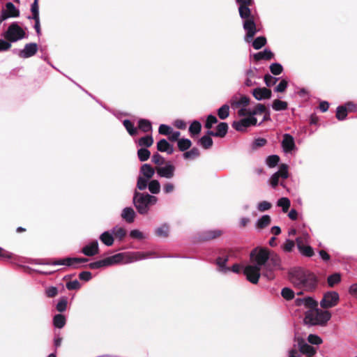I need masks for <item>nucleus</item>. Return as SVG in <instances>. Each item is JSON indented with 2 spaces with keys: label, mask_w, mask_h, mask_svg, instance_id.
Segmentation results:
<instances>
[{
  "label": "nucleus",
  "mask_w": 357,
  "mask_h": 357,
  "mask_svg": "<svg viewBox=\"0 0 357 357\" xmlns=\"http://www.w3.org/2000/svg\"><path fill=\"white\" fill-rule=\"evenodd\" d=\"M341 281V275L340 273H335L329 275L327 278V282L330 287H334Z\"/></svg>",
  "instance_id": "37998d69"
},
{
  "label": "nucleus",
  "mask_w": 357,
  "mask_h": 357,
  "mask_svg": "<svg viewBox=\"0 0 357 357\" xmlns=\"http://www.w3.org/2000/svg\"><path fill=\"white\" fill-rule=\"evenodd\" d=\"M157 149L160 152H167L169 155L172 154L174 151L173 146L165 139H162L157 143Z\"/></svg>",
  "instance_id": "b1692460"
},
{
  "label": "nucleus",
  "mask_w": 357,
  "mask_h": 357,
  "mask_svg": "<svg viewBox=\"0 0 357 357\" xmlns=\"http://www.w3.org/2000/svg\"><path fill=\"white\" fill-rule=\"evenodd\" d=\"M26 36V33L17 23L13 22L8 26L7 31L4 33V38L10 42H16Z\"/></svg>",
  "instance_id": "0eeeda50"
},
{
  "label": "nucleus",
  "mask_w": 357,
  "mask_h": 357,
  "mask_svg": "<svg viewBox=\"0 0 357 357\" xmlns=\"http://www.w3.org/2000/svg\"><path fill=\"white\" fill-rule=\"evenodd\" d=\"M66 317L61 314H56L53 319V324L56 328H62L66 324Z\"/></svg>",
  "instance_id": "4c0bfd02"
},
{
  "label": "nucleus",
  "mask_w": 357,
  "mask_h": 357,
  "mask_svg": "<svg viewBox=\"0 0 357 357\" xmlns=\"http://www.w3.org/2000/svg\"><path fill=\"white\" fill-rule=\"evenodd\" d=\"M169 227L167 225L164 224L155 229V234L158 237L167 238L169 236Z\"/></svg>",
  "instance_id": "ea45409f"
},
{
  "label": "nucleus",
  "mask_w": 357,
  "mask_h": 357,
  "mask_svg": "<svg viewBox=\"0 0 357 357\" xmlns=\"http://www.w3.org/2000/svg\"><path fill=\"white\" fill-rule=\"evenodd\" d=\"M218 117L222 119L225 120L229 116V107L228 105H223L222 107H220L217 112Z\"/></svg>",
  "instance_id": "a19ab883"
},
{
  "label": "nucleus",
  "mask_w": 357,
  "mask_h": 357,
  "mask_svg": "<svg viewBox=\"0 0 357 357\" xmlns=\"http://www.w3.org/2000/svg\"><path fill=\"white\" fill-rule=\"evenodd\" d=\"M192 146V142L187 138H181L178 140L177 146L180 151L185 152L187 151Z\"/></svg>",
  "instance_id": "2f4dec72"
},
{
  "label": "nucleus",
  "mask_w": 357,
  "mask_h": 357,
  "mask_svg": "<svg viewBox=\"0 0 357 357\" xmlns=\"http://www.w3.org/2000/svg\"><path fill=\"white\" fill-rule=\"evenodd\" d=\"M67 299L66 298H62L59 300L56 305V310L59 312H63L66 310L67 307Z\"/></svg>",
  "instance_id": "69168bd1"
},
{
  "label": "nucleus",
  "mask_w": 357,
  "mask_h": 357,
  "mask_svg": "<svg viewBox=\"0 0 357 357\" xmlns=\"http://www.w3.org/2000/svg\"><path fill=\"white\" fill-rule=\"evenodd\" d=\"M66 286L68 290H77L81 287L80 283L77 280L67 282Z\"/></svg>",
  "instance_id": "774afa93"
},
{
  "label": "nucleus",
  "mask_w": 357,
  "mask_h": 357,
  "mask_svg": "<svg viewBox=\"0 0 357 357\" xmlns=\"http://www.w3.org/2000/svg\"><path fill=\"white\" fill-rule=\"evenodd\" d=\"M294 342L297 343L299 351L303 354L312 356L316 354L317 350L312 346L307 344L305 340L301 336H295Z\"/></svg>",
  "instance_id": "9b49d317"
},
{
  "label": "nucleus",
  "mask_w": 357,
  "mask_h": 357,
  "mask_svg": "<svg viewBox=\"0 0 357 357\" xmlns=\"http://www.w3.org/2000/svg\"><path fill=\"white\" fill-rule=\"evenodd\" d=\"M289 280L293 285L306 291H312L317 287L318 280L316 275L302 268H294L289 272Z\"/></svg>",
  "instance_id": "f03ea898"
},
{
  "label": "nucleus",
  "mask_w": 357,
  "mask_h": 357,
  "mask_svg": "<svg viewBox=\"0 0 357 357\" xmlns=\"http://www.w3.org/2000/svg\"><path fill=\"white\" fill-rule=\"evenodd\" d=\"M266 38L264 36H259L252 41V47L255 50H259L266 44Z\"/></svg>",
  "instance_id": "c03bdc74"
},
{
  "label": "nucleus",
  "mask_w": 357,
  "mask_h": 357,
  "mask_svg": "<svg viewBox=\"0 0 357 357\" xmlns=\"http://www.w3.org/2000/svg\"><path fill=\"white\" fill-rule=\"evenodd\" d=\"M151 155V152L146 148H141L137 151V156L141 162L146 161Z\"/></svg>",
  "instance_id": "49530a36"
},
{
  "label": "nucleus",
  "mask_w": 357,
  "mask_h": 357,
  "mask_svg": "<svg viewBox=\"0 0 357 357\" xmlns=\"http://www.w3.org/2000/svg\"><path fill=\"white\" fill-rule=\"evenodd\" d=\"M238 5V13L240 17L244 20L243 26L246 33L245 40L247 43L252 41L254 36L258 31L255 16L252 14L250 6L254 3V0H236Z\"/></svg>",
  "instance_id": "f257e3e1"
},
{
  "label": "nucleus",
  "mask_w": 357,
  "mask_h": 357,
  "mask_svg": "<svg viewBox=\"0 0 357 357\" xmlns=\"http://www.w3.org/2000/svg\"><path fill=\"white\" fill-rule=\"evenodd\" d=\"M158 132L160 135H169L172 132V128L169 126L161 124L159 126Z\"/></svg>",
  "instance_id": "338daca9"
},
{
  "label": "nucleus",
  "mask_w": 357,
  "mask_h": 357,
  "mask_svg": "<svg viewBox=\"0 0 357 357\" xmlns=\"http://www.w3.org/2000/svg\"><path fill=\"white\" fill-rule=\"evenodd\" d=\"M252 95L257 100H261L271 98L272 92L266 87L256 88L252 91Z\"/></svg>",
  "instance_id": "6ab92c4d"
},
{
  "label": "nucleus",
  "mask_w": 357,
  "mask_h": 357,
  "mask_svg": "<svg viewBox=\"0 0 357 357\" xmlns=\"http://www.w3.org/2000/svg\"><path fill=\"white\" fill-rule=\"evenodd\" d=\"M228 256H227L226 257H219L216 259V264L218 266L220 271L224 273H227L230 271V268L226 266V264L228 261Z\"/></svg>",
  "instance_id": "c85d7f7f"
},
{
  "label": "nucleus",
  "mask_w": 357,
  "mask_h": 357,
  "mask_svg": "<svg viewBox=\"0 0 357 357\" xmlns=\"http://www.w3.org/2000/svg\"><path fill=\"white\" fill-rule=\"evenodd\" d=\"M121 217L128 223L134 222L135 213L134 210L130 207L125 208L121 213Z\"/></svg>",
  "instance_id": "cd10ccee"
},
{
  "label": "nucleus",
  "mask_w": 357,
  "mask_h": 357,
  "mask_svg": "<svg viewBox=\"0 0 357 357\" xmlns=\"http://www.w3.org/2000/svg\"><path fill=\"white\" fill-rule=\"evenodd\" d=\"M201 155L200 151L197 147H193L190 151L183 153V157L185 160H195Z\"/></svg>",
  "instance_id": "c756f323"
},
{
  "label": "nucleus",
  "mask_w": 357,
  "mask_h": 357,
  "mask_svg": "<svg viewBox=\"0 0 357 357\" xmlns=\"http://www.w3.org/2000/svg\"><path fill=\"white\" fill-rule=\"evenodd\" d=\"M218 123V119L216 116L210 114L207 116L204 127L208 129L211 130L213 128V126Z\"/></svg>",
  "instance_id": "6e6d98bb"
},
{
  "label": "nucleus",
  "mask_w": 357,
  "mask_h": 357,
  "mask_svg": "<svg viewBox=\"0 0 357 357\" xmlns=\"http://www.w3.org/2000/svg\"><path fill=\"white\" fill-rule=\"evenodd\" d=\"M100 240L107 246H111L114 243V237L109 231H105L100 236Z\"/></svg>",
  "instance_id": "72a5a7b5"
},
{
  "label": "nucleus",
  "mask_w": 357,
  "mask_h": 357,
  "mask_svg": "<svg viewBox=\"0 0 357 357\" xmlns=\"http://www.w3.org/2000/svg\"><path fill=\"white\" fill-rule=\"evenodd\" d=\"M6 9L1 10L0 24L9 17H17L20 16V10L11 2L6 3Z\"/></svg>",
  "instance_id": "ddd939ff"
},
{
  "label": "nucleus",
  "mask_w": 357,
  "mask_h": 357,
  "mask_svg": "<svg viewBox=\"0 0 357 357\" xmlns=\"http://www.w3.org/2000/svg\"><path fill=\"white\" fill-rule=\"evenodd\" d=\"M202 130V124L198 121H193L190 125L188 132L191 137L194 138L197 137Z\"/></svg>",
  "instance_id": "a878e982"
},
{
  "label": "nucleus",
  "mask_w": 357,
  "mask_h": 357,
  "mask_svg": "<svg viewBox=\"0 0 357 357\" xmlns=\"http://www.w3.org/2000/svg\"><path fill=\"white\" fill-rule=\"evenodd\" d=\"M274 57V54L268 49L264 50L263 52H259L253 55V59L255 61L260 60L270 61Z\"/></svg>",
  "instance_id": "393cba45"
},
{
  "label": "nucleus",
  "mask_w": 357,
  "mask_h": 357,
  "mask_svg": "<svg viewBox=\"0 0 357 357\" xmlns=\"http://www.w3.org/2000/svg\"><path fill=\"white\" fill-rule=\"evenodd\" d=\"M149 190L153 194H158L160 190V185L158 180H152L149 183Z\"/></svg>",
  "instance_id": "3c124183"
},
{
  "label": "nucleus",
  "mask_w": 357,
  "mask_h": 357,
  "mask_svg": "<svg viewBox=\"0 0 357 357\" xmlns=\"http://www.w3.org/2000/svg\"><path fill=\"white\" fill-rule=\"evenodd\" d=\"M31 11L32 13V16H29L28 17L29 19L39 17L38 0H34L33 3L31 5Z\"/></svg>",
  "instance_id": "bf43d9fd"
},
{
  "label": "nucleus",
  "mask_w": 357,
  "mask_h": 357,
  "mask_svg": "<svg viewBox=\"0 0 357 357\" xmlns=\"http://www.w3.org/2000/svg\"><path fill=\"white\" fill-rule=\"evenodd\" d=\"M271 222V218L268 215H264L257 222L256 227L259 229L267 227Z\"/></svg>",
  "instance_id": "473e14b6"
},
{
  "label": "nucleus",
  "mask_w": 357,
  "mask_h": 357,
  "mask_svg": "<svg viewBox=\"0 0 357 357\" xmlns=\"http://www.w3.org/2000/svg\"><path fill=\"white\" fill-rule=\"evenodd\" d=\"M222 231L220 229L206 230L198 234V240L199 241H209L220 237Z\"/></svg>",
  "instance_id": "4468645a"
},
{
  "label": "nucleus",
  "mask_w": 357,
  "mask_h": 357,
  "mask_svg": "<svg viewBox=\"0 0 357 357\" xmlns=\"http://www.w3.org/2000/svg\"><path fill=\"white\" fill-rule=\"evenodd\" d=\"M280 177L282 178H287L289 176L288 166L286 164H282L279 170L275 172Z\"/></svg>",
  "instance_id": "052dcab7"
},
{
  "label": "nucleus",
  "mask_w": 357,
  "mask_h": 357,
  "mask_svg": "<svg viewBox=\"0 0 357 357\" xmlns=\"http://www.w3.org/2000/svg\"><path fill=\"white\" fill-rule=\"evenodd\" d=\"M269 253L268 248L257 247L251 251L250 258L252 262L256 264L255 266H259L261 268V266H266L269 259Z\"/></svg>",
  "instance_id": "423d86ee"
},
{
  "label": "nucleus",
  "mask_w": 357,
  "mask_h": 357,
  "mask_svg": "<svg viewBox=\"0 0 357 357\" xmlns=\"http://www.w3.org/2000/svg\"><path fill=\"white\" fill-rule=\"evenodd\" d=\"M331 314L327 310H321L316 309V310H309L306 312L305 321L311 325H320L324 326L331 319Z\"/></svg>",
  "instance_id": "7ed1b4c3"
},
{
  "label": "nucleus",
  "mask_w": 357,
  "mask_h": 357,
  "mask_svg": "<svg viewBox=\"0 0 357 357\" xmlns=\"http://www.w3.org/2000/svg\"><path fill=\"white\" fill-rule=\"evenodd\" d=\"M155 171L160 177L172 178L174 176L175 167L169 163L165 167H156Z\"/></svg>",
  "instance_id": "2eb2a0df"
},
{
  "label": "nucleus",
  "mask_w": 357,
  "mask_h": 357,
  "mask_svg": "<svg viewBox=\"0 0 357 357\" xmlns=\"http://www.w3.org/2000/svg\"><path fill=\"white\" fill-rule=\"evenodd\" d=\"M278 78L274 77L269 74H266L264 75V82L267 86L270 87L276 84L278 81Z\"/></svg>",
  "instance_id": "680f3d73"
},
{
  "label": "nucleus",
  "mask_w": 357,
  "mask_h": 357,
  "mask_svg": "<svg viewBox=\"0 0 357 357\" xmlns=\"http://www.w3.org/2000/svg\"><path fill=\"white\" fill-rule=\"evenodd\" d=\"M278 206L282 207V211L287 213L291 205L290 200L287 197H282L278 199Z\"/></svg>",
  "instance_id": "a18cd8bd"
},
{
  "label": "nucleus",
  "mask_w": 357,
  "mask_h": 357,
  "mask_svg": "<svg viewBox=\"0 0 357 357\" xmlns=\"http://www.w3.org/2000/svg\"><path fill=\"white\" fill-rule=\"evenodd\" d=\"M88 258L84 257H66L58 259L59 265H63L67 266H72L74 262H87Z\"/></svg>",
  "instance_id": "4be33fe9"
},
{
  "label": "nucleus",
  "mask_w": 357,
  "mask_h": 357,
  "mask_svg": "<svg viewBox=\"0 0 357 357\" xmlns=\"http://www.w3.org/2000/svg\"><path fill=\"white\" fill-rule=\"evenodd\" d=\"M153 144V138L151 135L142 137L138 140V145L142 147H150Z\"/></svg>",
  "instance_id": "58836bf2"
},
{
  "label": "nucleus",
  "mask_w": 357,
  "mask_h": 357,
  "mask_svg": "<svg viewBox=\"0 0 357 357\" xmlns=\"http://www.w3.org/2000/svg\"><path fill=\"white\" fill-rule=\"evenodd\" d=\"M307 341L312 344H315V345H319L322 343V339L317 335H314V334H310L308 335L307 337Z\"/></svg>",
  "instance_id": "e2e57ef3"
},
{
  "label": "nucleus",
  "mask_w": 357,
  "mask_h": 357,
  "mask_svg": "<svg viewBox=\"0 0 357 357\" xmlns=\"http://www.w3.org/2000/svg\"><path fill=\"white\" fill-rule=\"evenodd\" d=\"M297 305L303 304L305 307L309 308L310 310H316L317 309L318 303L312 297H306L305 298H298L296 301Z\"/></svg>",
  "instance_id": "aec40b11"
},
{
  "label": "nucleus",
  "mask_w": 357,
  "mask_h": 357,
  "mask_svg": "<svg viewBox=\"0 0 357 357\" xmlns=\"http://www.w3.org/2000/svg\"><path fill=\"white\" fill-rule=\"evenodd\" d=\"M282 147L285 153H290L295 147L294 137L289 134H284L282 141Z\"/></svg>",
  "instance_id": "a211bd4d"
},
{
  "label": "nucleus",
  "mask_w": 357,
  "mask_h": 357,
  "mask_svg": "<svg viewBox=\"0 0 357 357\" xmlns=\"http://www.w3.org/2000/svg\"><path fill=\"white\" fill-rule=\"evenodd\" d=\"M282 296L287 301H291L294 298V291L288 287H284L281 291Z\"/></svg>",
  "instance_id": "603ef678"
},
{
  "label": "nucleus",
  "mask_w": 357,
  "mask_h": 357,
  "mask_svg": "<svg viewBox=\"0 0 357 357\" xmlns=\"http://www.w3.org/2000/svg\"><path fill=\"white\" fill-rule=\"evenodd\" d=\"M231 106L233 108H238L241 106L246 107L250 103V98L246 96H241L239 98L234 96L230 101Z\"/></svg>",
  "instance_id": "412c9836"
},
{
  "label": "nucleus",
  "mask_w": 357,
  "mask_h": 357,
  "mask_svg": "<svg viewBox=\"0 0 357 357\" xmlns=\"http://www.w3.org/2000/svg\"><path fill=\"white\" fill-rule=\"evenodd\" d=\"M257 123V119L254 116L242 119L238 121H234L232 127L237 131L244 132L246 128L251 126H255Z\"/></svg>",
  "instance_id": "f8f14e48"
},
{
  "label": "nucleus",
  "mask_w": 357,
  "mask_h": 357,
  "mask_svg": "<svg viewBox=\"0 0 357 357\" xmlns=\"http://www.w3.org/2000/svg\"><path fill=\"white\" fill-rule=\"evenodd\" d=\"M272 107L275 111H282L287 109L288 104L285 101L276 99L273 102Z\"/></svg>",
  "instance_id": "79ce46f5"
},
{
  "label": "nucleus",
  "mask_w": 357,
  "mask_h": 357,
  "mask_svg": "<svg viewBox=\"0 0 357 357\" xmlns=\"http://www.w3.org/2000/svg\"><path fill=\"white\" fill-rule=\"evenodd\" d=\"M141 173L147 179L153 177L155 173V169L149 164H144L140 168Z\"/></svg>",
  "instance_id": "7c9ffc66"
},
{
  "label": "nucleus",
  "mask_w": 357,
  "mask_h": 357,
  "mask_svg": "<svg viewBox=\"0 0 357 357\" xmlns=\"http://www.w3.org/2000/svg\"><path fill=\"white\" fill-rule=\"evenodd\" d=\"M347 114H348V113L347 112V109H346L345 107L340 105L337 107L335 116L339 121L344 120L346 119Z\"/></svg>",
  "instance_id": "5fc2aeb1"
},
{
  "label": "nucleus",
  "mask_w": 357,
  "mask_h": 357,
  "mask_svg": "<svg viewBox=\"0 0 357 357\" xmlns=\"http://www.w3.org/2000/svg\"><path fill=\"white\" fill-rule=\"evenodd\" d=\"M99 246L97 241H93L82 248V252L88 257H93L99 253Z\"/></svg>",
  "instance_id": "f3484780"
},
{
  "label": "nucleus",
  "mask_w": 357,
  "mask_h": 357,
  "mask_svg": "<svg viewBox=\"0 0 357 357\" xmlns=\"http://www.w3.org/2000/svg\"><path fill=\"white\" fill-rule=\"evenodd\" d=\"M38 51V45L35 43L26 44L24 49L19 52V56L21 58H29L34 56Z\"/></svg>",
  "instance_id": "dca6fc26"
},
{
  "label": "nucleus",
  "mask_w": 357,
  "mask_h": 357,
  "mask_svg": "<svg viewBox=\"0 0 357 357\" xmlns=\"http://www.w3.org/2000/svg\"><path fill=\"white\" fill-rule=\"evenodd\" d=\"M339 300L338 293L336 291H328L324 294L320 305L324 309L331 308L337 305Z\"/></svg>",
  "instance_id": "6e6552de"
},
{
  "label": "nucleus",
  "mask_w": 357,
  "mask_h": 357,
  "mask_svg": "<svg viewBox=\"0 0 357 357\" xmlns=\"http://www.w3.org/2000/svg\"><path fill=\"white\" fill-rule=\"evenodd\" d=\"M229 126L225 122H220L218 124L215 128V137L223 138L226 136L228 132Z\"/></svg>",
  "instance_id": "bb28decb"
},
{
  "label": "nucleus",
  "mask_w": 357,
  "mask_h": 357,
  "mask_svg": "<svg viewBox=\"0 0 357 357\" xmlns=\"http://www.w3.org/2000/svg\"><path fill=\"white\" fill-rule=\"evenodd\" d=\"M308 238H309V236L307 234H303V236H298L296 238V243L298 250L299 249V246L303 247V245H305V243H307Z\"/></svg>",
  "instance_id": "0e129e2a"
},
{
  "label": "nucleus",
  "mask_w": 357,
  "mask_h": 357,
  "mask_svg": "<svg viewBox=\"0 0 357 357\" xmlns=\"http://www.w3.org/2000/svg\"><path fill=\"white\" fill-rule=\"evenodd\" d=\"M124 256L127 257V261L132 262L134 261L141 260L146 257H148L151 255L150 252H133L129 253H123Z\"/></svg>",
  "instance_id": "5701e85b"
},
{
  "label": "nucleus",
  "mask_w": 357,
  "mask_h": 357,
  "mask_svg": "<svg viewBox=\"0 0 357 357\" xmlns=\"http://www.w3.org/2000/svg\"><path fill=\"white\" fill-rule=\"evenodd\" d=\"M280 162V157L278 155H271L266 158V163L270 167L273 168L278 165Z\"/></svg>",
  "instance_id": "09e8293b"
},
{
  "label": "nucleus",
  "mask_w": 357,
  "mask_h": 357,
  "mask_svg": "<svg viewBox=\"0 0 357 357\" xmlns=\"http://www.w3.org/2000/svg\"><path fill=\"white\" fill-rule=\"evenodd\" d=\"M124 254L118 253L112 257H106L103 259L91 262L89 264H83L82 267L89 268L91 269H98L102 267L109 266L118 264L123 260Z\"/></svg>",
  "instance_id": "39448f33"
},
{
  "label": "nucleus",
  "mask_w": 357,
  "mask_h": 357,
  "mask_svg": "<svg viewBox=\"0 0 357 357\" xmlns=\"http://www.w3.org/2000/svg\"><path fill=\"white\" fill-rule=\"evenodd\" d=\"M152 162L158 167H160L161 165L166 163L165 159L158 153H155L153 155Z\"/></svg>",
  "instance_id": "13d9d810"
},
{
  "label": "nucleus",
  "mask_w": 357,
  "mask_h": 357,
  "mask_svg": "<svg viewBox=\"0 0 357 357\" xmlns=\"http://www.w3.org/2000/svg\"><path fill=\"white\" fill-rule=\"evenodd\" d=\"M198 144L204 149H209L212 147L213 142L209 136H203L198 140Z\"/></svg>",
  "instance_id": "e433bc0d"
},
{
  "label": "nucleus",
  "mask_w": 357,
  "mask_h": 357,
  "mask_svg": "<svg viewBox=\"0 0 357 357\" xmlns=\"http://www.w3.org/2000/svg\"><path fill=\"white\" fill-rule=\"evenodd\" d=\"M261 268L259 266L248 265L245 267L243 274L246 279L252 284H257L260 278Z\"/></svg>",
  "instance_id": "9d476101"
},
{
  "label": "nucleus",
  "mask_w": 357,
  "mask_h": 357,
  "mask_svg": "<svg viewBox=\"0 0 357 357\" xmlns=\"http://www.w3.org/2000/svg\"><path fill=\"white\" fill-rule=\"evenodd\" d=\"M123 124L131 136H135L137 135V128L134 126V123L129 119H125L123 121Z\"/></svg>",
  "instance_id": "c9c22d12"
},
{
  "label": "nucleus",
  "mask_w": 357,
  "mask_h": 357,
  "mask_svg": "<svg viewBox=\"0 0 357 357\" xmlns=\"http://www.w3.org/2000/svg\"><path fill=\"white\" fill-rule=\"evenodd\" d=\"M112 234H114L116 238L122 240L126 235V231L123 227H115L112 230Z\"/></svg>",
  "instance_id": "864d4df0"
},
{
  "label": "nucleus",
  "mask_w": 357,
  "mask_h": 357,
  "mask_svg": "<svg viewBox=\"0 0 357 357\" xmlns=\"http://www.w3.org/2000/svg\"><path fill=\"white\" fill-rule=\"evenodd\" d=\"M298 250L305 257H311L314 255L313 248L310 245L299 246Z\"/></svg>",
  "instance_id": "8fccbe9b"
},
{
  "label": "nucleus",
  "mask_w": 357,
  "mask_h": 357,
  "mask_svg": "<svg viewBox=\"0 0 357 357\" xmlns=\"http://www.w3.org/2000/svg\"><path fill=\"white\" fill-rule=\"evenodd\" d=\"M157 198L149 194L136 192L133 197V203L140 214H146L149 211V205L156 202Z\"/></svg>",
  "instance_id": "20e7f679"
},
{
  "label": "nucleus",
  "mask_w": 357,
  "mask_h": 357,
  "mask_svg": "<svg viewBox=\"0 0 357 357\" xmlns=\"http://www.w3.org/2000/svg\"><path fill=\"white\" fill-rule=\"evenodd\" d=\"M267 107L261 103H258L255 107L254 109L251 112H249V116H253L255 115L261 114L266 112Z\"/></svg>",
  "instance_id": "de8ad7c7"
},
{
  "label": "nucleus",
  "mask_w": 357,
  "mask_h": 357,
  "mask_svg": "<svg viewBox=\"0 0 357 357\" xmlns=\"http://www.w3.org/2000/svg\"><path fill=\"white\" fill-rule=\"evenodd\" d=\"M138 128L144 132H148L152 130V125L150 121L141 119L138 121Z\"/></svg>",
  "instance_id": "f704fd0d"
},
{
  "label": "nucleus",
  "mask_w": 357,
  "mask_h": 357,
  "mask_svg": "<svg viewBox=\"0 0 357 357\" xmlns=\"http://www.w3.org/2000/svg\"><path fill=\"white\" fill-rule=\"evenodd\" d=\"M280 266V258L277 255H269V259L266 263V266L264 267V272L263 275L267 277L269 280L273 278V275L272 274V271L277 268H279Z\"/></svg>",
  "instance_id": "1a4fd4ad"
},
{
  "label": "nucleus",
  "mask_w": 357,
  "mask_h": 357,
  "mask_svg": "<svg viewBox=\"0 0 357 357\" xmlns=\"http://www.w3.org/2000/svg\"><path fill=\"white\" fill-rule=\"evenodd\" d=\"M270 70L274 75H279L282 73L283 67L278 63H274L270 66Z\"/></svg>",
  "instance_id": "4d7b16f0"
}]
</instances>
